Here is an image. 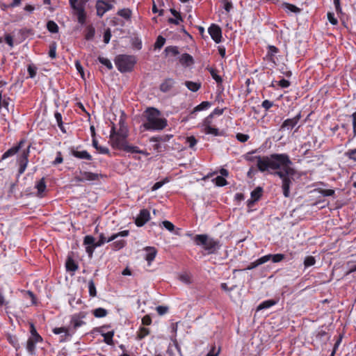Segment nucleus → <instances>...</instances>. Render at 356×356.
Returning a JSON list of instances; mask_svg holds the SVG:
<instances>
[{
  "label": "nucleus",
  "instance_id": "obj_37",
  "mask_svg": "<svg viewBox=\"0 0 356 356\" xmlns=\"http://www.w3.org/2000/svg\"><path fill=\"white\" fill-rule=\"evenodd\" d=\"M52 331L55 334H59L61 333H64L65 334L64 336L65 337H70L72 336V334L70 333L69 330L65 327H55L53 329Z\"/></svg>",
  "mask_w": 356,
  "mask_h": 356
},
{
  "label": "nucleus",
  "instance_id": "obj_41",
  "mask_svg": "<svg viewBox=\"0 0 356 356\" xmlns=\"http://www.w3.org/2000/svg\"><path fill=\"white\" fill-rule=\"evenodd\" d=\"M204 133L206 134H212L213 136H224L223 131H220L218 129L213 128L212 127H209L206 130H204Z\"/></svg>",
  "mask_w": 356,
  "mask_h": 356
},
{
  "label": "nucleus",
  "instance_id": "obj_39",
  "mask_svg": "<svg viewBox=\"0 0 356 356\" xmlns=\"http://www.w3.org/2000/svg\"><path fill=\"white\" fill-rule=\"evenodd\" d=\"M126 243H127L124 240H117L111 244V247L112 249L114 250H119L123 248L125 246Z\"/></svg>",
  "mask_w": 356,
  "mask_h": 356
},
{
  "label": "nucleus",
  "instance_id": "obj_50",
  "mask_svg": "<svg viewBox=\"0 0 356 356\" xmlns=\"http://www.w3.org/2000/svg\"><path fill=\"white\" fill-rule=\"evenodd\" d=\"M345 156L348 158L350 160L353 161L354 162H356V148L348 149L344 153Z\"/></svg>",
  "mask_w": 356,
  "mask_h": 356
},
{
  "label": "nucleus",
  "instance_id": "obj_42",
  "mask_svg": "<svg viewBox=\"0 0 356 356\" xmlns=\"http://www.w3.org/2000/svg\"><path fill=\"white\" fill-rule=\"evenodd\" d=\"M166 54H171L172 56H177L179 54V49L177 46H168L165 49Z\"/></svg>",
  "mask_w": 356,
  "mask_h": 356
},
{
  "label": "nucleus",
  "instance_id": "obj_18",
  "mask_svg": "<svg viewBox=\"0 0 356 356\" xmlns=\"http://www.w3.org/2000/svg\"><path fill=\"white\" fill-rule=\"evenodd\" d=\"M79 173L81 176H83V179H84L85 181H97V180H99V177H102V174L94 173L92 172L81 170L79 172Z\"/></svg>",
  "mask_w": 356,
  "mask_h": 356
},
{
  "label": "nucleus",
  "instance_id": "obj_3",
  "mask_svg": "<svg viewBox=\"0 0 356 356\" xmlns=\"http://www.w3.org/2000/svg\"><path fill=\"white\" fill-rule=\"evenodd\" d=\"M128 136L126 131L117 130L115 125L113 124L109 136V143L112 148L130 153L133 145L129 143Z\"/></svg>",
  "mask_w": 356,
  "mask_h": 356
},
{
  "label": "nucleus",
  "instance_id": "obj_26",
  "mask_svg": "<svg viewBox=\"0 0 356 356\" xmlns=\"http://www.w3.org/2000/svg\"><path fill=\"white\" fill-rule=\"evenodd\" d=\"M264 257H267L266 262L271 260L273 263H279L285 259V255L284 254H266L264 255Z\"/></svg>",
  "mask_w": 356,
  "mask_h": 356
},
{
  "label": "nucleus",
  "instance_id": "obj_10",
  "mask_svg": "<svg viewBox=\"0 0 356 356\" xmlns=\"http://www.w3.org/2000/svg\"><path fill=\"white\" fill-rule=\"evenodd\" d=\"M208 32L216 43H220L222 41V30L220 27L215 24H212L208 29Z\"/></svg>",
  "mask_w": 356,
  "mask_h": 356
},
{
  "label": "nucleus",
  "instance_id": "obj_38",
  "mask_svg": "<svg viewBox=\"0 0 356 356\" xmlns=\"http://www.w3.org/2000/svg\"><path fill=\"white\" fill-rule=\"evenodd\" d=\"M47 30L52 33H58V26L57 25V24L52 21V20H49L47 24Z\"/></svg>",
  "mask_w": 356,
  "mask_h": 356
},
{
  "label": "nucleus",
  "instance_id": "obj_40",
  "mask_svg": "<svg viewBox=\"0 0 356 356\" xmlns=\"http://www.w3.org/2000/svg\"><path fill=\"white\" fill-rule=\"evenodd\" d=\"M37 343H38V341H34L33 339L29 338L26 343V350L30 354L34 353Z\"/></svg>",
  "mask_w": 356,
  "mask_h": 356
},
{
  "label": "nucleus",
  "instance_id": "obj_29",
  "mask_svg": "<svg viewBox=\"0 0 356 356\" xmlns=\"http://www.w3.org/2000/svg\"><path fill=\"white\" fill-rule=\"evenodd\" d=\"M10 101V98L6 96L2 95V92L0 91V110L3 108L6 111H9L8 106Z\"/></svg>",
  "mask_w": 356,
  "mask_h": 356
},
{
  "label": "nucleus",
  "instance_id": "obj_33",
  "mask_svg": "<svg viewBox=\"0 0 356 356\" xmlns=\"http://www.w3.org/2000/svg\"><path fill=\"white\" fill-rule=\"evenodd\" d=\"M211 106V103L207 101L202 102L199 105L196 106L193 111H192V114L198 111H204L208 109Z\"/></svg>",
  "mask_w": 356,
  "mask_h": 356
},
{
  "label": "nucleus",
  "instance_id": "obj_30",
  "mask_svg": "<svg viewBox=\"0 0 356 356\" xmlns=\"http://www.w3.org/2000/svg\"><path fill=\"white\" fill-rule=\"evenodd\" d=\"M184 84L192 92H197L201 88V83L200 82L186 81Z\"/></svg>",
  "mask_w": 356,
  "mask_h": 356
},
{
  "label": "nucleus",
  "instance_id": "obj_63",
  "mask_svg": "<svg viewBox=\"0 0 356 356\" xmlns=\"http://www.w3.org/2000/svg\"><path fill=\"white\" fill-rule=\"evenodd\" d=\"M327 19L331 24L337 25L338 24V20L337 18H335L333 13H330V12L327 13Z\"/></svg>",
  "mask_w": 356,
  "mask_h": 356
},
{
  "label": "nucleus",
  "instance_id": "obj_15",
  "mask_svg": "<svg viewBox=\"0 0 356 356\" xmlns=\"http://www.w3.org/2000/svg\"><path fill=\"white\" fill-rule=\"evenodd\" d=\"M109 325H104L99 328V332L101 335L104 337V342L109 346L113 345V336L115 334V332L113 330L109 331L108 332H104V330L109 327Z\"/></svg>",
  "mask_w": 356,
  "mask_h": 356
},
{
  "label": "nucleus",
  "instance_id": "obj_44",
  "mask_svg": "<svg viewBox=\"0 0 356 356\" xmlns=\"http://www.w3.org/2000/svg\"><path fill=\"white\" fill-rule=\"evenodd\" d=\"M88 292L90 297H95L97 296L95 284L92 280L88 282Z\"/></svg>",
  "mask_w": 356,
  "mask_h": 356
},
{
  "label": "nucleus",
  "instance_id": "obj_59",
  "mask_svg": "<svg viewBox=\"0 0 356 356\" xmlns=\"http://www.w3.org/2000/svg\"><path fill=\"white\" fill-rule=\"evenodd\" d=\"M29 77L33 79L35 76L37 72V68L33 65H29L27 68Z\"/></svg>",
  "mask_w": 356,
  "mask_h": 356
},
{
  "label": "nucleus",
  "instance_id": "obj_32",
  "mask_svg": "<svg viewBox=\"0 0 356 356\" xmlns=\"http://www.w3.org/2000/svg\"><path fill=\"white\" fill-rule=\"evenodd\" d=\"M92 314L96 318H103L108 314V311L102 307H98L92 311Z\"/></svg>",
  "mask_w": 356,
  "mask_h": 356
},
{
  "label": "nucleus",
  "instance_id": "obj_46",
  "mask_svg": "<svg viewBox=\"0 0 356 356\" xmlns=\"http://www.w3.org/2000/svg\"><path fill=\"white\" fill-rule=\"evenodd\" d=\"M118 15L126 19H129L131 17V11L129 9L123 8L118 12Z\"/></svg>",
  "mask_w": 356,
  "mask_h": 356
},
{
  "label": "nucleus",
  "instance_id": "obj_19",
  "mask_svg": "<svg viewBox=\"0 0 356 356\" xmlns=\"http://www.w3.org/2000/svg\"><path fill=\"white\" fill-rule=\"evenodd\" d=\"M145 250L146 251L145 259L148 262V264L151 265V263L154 260L156 256L157 250L154 247H146Z\"/></svg>",
  "mask_w": 356,
  "mask_h": 356
},
{
  "label": "nucleus",
  "instance_id": "obj_56",
  "mask_svg": "<svg viewBox=\"0 0 356 356\" xmlns=\"http://www.w3.org/2000/svg\"><path fill=\"white\" fill-rule=\"evenodd\" d=\"M213 118V117H212V115L209 114L207 118H204L203 121V126L204 127V130L211 127Z\"/></svg>",
  "mask_w": 356,
  "mask_h": 356
},
{
  "label": "nucleus",
  "instance_id": "obj_51",
  "mask_svg": "<svg viewBox=\"0 0 356 356\" xmlns=\"http://www.w3.org/2000/svg\"><path fill=\"white\" fill-rule=\"evenodd\" d=\"M9 300H7L5 298L3 290L0 288V308L5 307H8Z\"/></svg>",
  "mask_w": 356,
  "mask_h": 356
},
{
  "label": "nucleus",
  "instance_id": "obj_43",
  "mask_svg": "<svg viewBox=\"0 0 356 356\" xmlns=\"http://www.w3.org/2000/svg\"><path fill=\"white\" fill-rule=\"evenodd\" d=\"M95 30L94 27L90 26L86 29V33L85 34V39L86 40H92L95 36Z\"/></svg>",
  "mask_w": 356,
  "mask_h": 356
},
{
  "label": "nucleus",
  "instance_id": "obj_36",
  "mask_svg": "<svg viewBox=\"0 0 356 356\" xmlns=\"http://www.w3.org/2000/svg\"><path fill=\"white\" fill-rule=\"evenodd\" d=\"M19 151V147H13L3 153L1 160H4L10 156L15 155Z\"/></svg>",
  "mask_w": 356,
  "mask_h": 356
},
{
  "label": "nucleus",
  "instance_id": "obj_61",
  "mask_svg": "<svg viewBox=\"0 0 356 356\" xmlns=\"http://www.w3.org/2000/svg\"><path fill=\"white\" fill-rule=\"evenodd\" d=\"M236 139L241 142V143H245L246 141H248V140L250 138V136L248 134H241V133H238L236 135Z\"/></svg>",
  "mask_w": 356,
  "mask_h": 356
},
{
  "label": "nucleus",
  "instance_id": "obj_20",
  "mask_svg": "<svg viewBox=\"0 0 356 356\" xmlns=\"http://www.w3.org/2000/svg\"><path fill=\"white\" fill-rule=\"evenodd\" d=\"M179 63L184 67H189L194 63V59L192 56L185 53L179 57Z\"/></svg>",
  "mask_w": 356,
  "mask_h": 356
},
{
  "label": "nucleus",
  "instance_id": "obj_54",
  "mask_svg": "<svg viewBox=\"0 0 356 356\" xmlns=\"http://www.w3.org/2000/svg\"><path fill=\"white\" fill-rule=\"evenodd\" d=\"M284 7L286 9V11H289L294 13H298L300 12V9L299 8L291 3H285Z\"/></svg>",
  "mask_w": 356,
  "mask_h": 356
},
{
  "label": "nucleus",
  "instance_id": "obj_62",
  "mask_svg": "<svg viewBox=\"0 0 356 356\" xmlns=\"http://www.w3.org/2000/svg\"><path fill=\"white\" fill-rule=\"evenodd\" d=\"M111 38V29L108 28L105 30L104 33V42L105 44H108L110 42Z\"/></svg>",
  "mask_w": 356,
  "mask_h": 356
},
{
  "label": "nucleus",
  "instance_id": "obj_45",
  "mask_svg": "<svg viewBox=\"0 0 356 356\" xmlns=\"http://www.w3.org/2000/svg\"><path fill=\"white\" fill-rule=\"evenodd\" d=\"M149 334L148 328L140 327L137 333V338L138 339H143Z\"/></svg>",
  "mask_w": 356,
  "mask_h": 356
},
{
  "label": "nucleus",
  "instance_id": "obj_64",
  "mask_svg": "<svg viewBox=\"0 0 356 356\" xmlns=\"http://www.w3.org/2000/svg\"><path fill=\"white\" fill-rule=\"evenodd\" d=\"M163 226L170 232H173L175 229V225L168 220H164L162 222Z\"/></svg>",
  "mask_w": 356,
  "mask_h": 356
},
{
  "label": "nucleus",
  "instance_id": "obj_31",
  "mask_svg": "<svg viewBox=\"0 0 356 356\" xmlns=\"http://www.w3.org/2000/svg\"><path fill=\"white\" fill-rule=\"evenodd\" d=\"M279 52V49L277 47L273 45H268V52L267 56L269 57V60L275 63V54Z\"/></svg>",
  "mask_w": 356,
  "mask_h": 356
},
{
  "label": "nucleus",
  "instance_id": "obj_25",
  "mask_svg": "<svg viewBox=\"0 0 356 356\" xmlns=\"http://www.w3.org/2000/svg\"><path fill=\"white\" fill-rule=\"evenodd\" d=\"M65 267L67 271L74 272L78 269L79 266L71 257H68L65 261Z\"/></svg>",
  "mask_w": 356,
  "mask_h": 356
},
{
  "label": "nucleus",
  "instance_id": "obj_4",
  "mask_svg": "<svg viewBox=\"0 0 356 356\" xmlns=\"http://www.w3.org/2000/svg\"><path fill=\"white\" fill-rule=\"evenodd\" d=\"M197 245H202L208 254H215L220 248L218 240L209 238L207 234H197L193 238Z\"/></svg>",
  "mask_w": 356,
  "mask_h": 356
},
{
  "label": "nucleus",
  "instance_id": "obj_35",
  "mask_svg": "<svg viewBox=\"0 0 356 356\" xmlns=\"http://www.w3.org/2000/svg\"><path fill=\"white\" fill-rule=\"evenodd\" d=\"M262 193L263 188L260 186H258L251 192V198L254 199V200L259 201L262 195Z\"/></svg>",
  "mask_w": 356,
  "mask_h": 356
},
{
  "label": "nucleus",
  "instance_id": "obj_27",
  "mask_svg": "<svg viewBox=\"0 0 356 356\" xmlns=\"http://www.w3.org/2000/svg\"><path fill=\"white\" fill-rule=\"evenodd\" d=\"M30 332L31 337L29 338L33 339L34 341L41 342L42 341V338L38 333L33 323H30Z\"/></svg>",
  "mask_w": 356,
  "mask_h": 356
},
{
  "label": "nucleus",
  "instance_id": "obj_23",
  "mask_svg": "<svg viewBox=\"0 0 356 356\" xmlns=\"http://www.w3.org/2000/svg\"><path fill=\"white\" fill-rule=\"evenodd\" d=\"M277 303V300L273 299H269L261 302L257 306V311L268 309Z\"/></svg>",
  "mask_w": 356,
  "mask_h": 356
},
{
  "label": "nucleus",
  "instance_id": "obj_55",
  "mask_svg": "<svg viewBox=\"0 0 356 356\" xmlns=\"http://www.w3.org/2000/svg\"><path fill=\"white\" fill-rule=\"evenodd\" d=\"M214 180L216 186H224L227 184V180L225 179V177L221 176L216 177Z\"/></svg>",
  "mask_w": 356,
  "mask_h": 356
},
{
  "label": "nucleus",
  "instance_id": "obj_48",
  "mask_svg": "<svg viewBox=\"0 0 356 356\" xmlns=\"http://www.w3.org/2000/svg\"><path fill=\"white\" fill-rule=\"evenodd\" d=\"M97 59L100 63L105 65L108 70L113 69V65L108 58L102 56H99Z\"/></svg>",
  "mask_w": 356,
  "mask_h": 356
},
{
  "label": "nucleus",
  "instance_id": "obj_13",
  "mask_svg": "<svg viewBox=\"0 0 356 356\" xmlns=\"http://www.w3.org/2000/svg\"><path fill=\"white\" fill-rule=\"evenodd\" d=\"M113 8V5L103 0H98L96 3L97 15L102 17L107 11Z\"/></svg>",
  "mask_w": 356,
  "mask_h": 356
},
{
  "label": "nucleus",
  "instance_id": "obj_34",
  "mask_svg": "<svg viewBox=\"0 0 356 356\" xmlns=\"http://www.w3.org/2000/svg\"><path fill=\"white\" fill-rule=\"evenodd\" d=\"M152 143H154L152 145V148L156 153H161V152L165 151L167 149V145L165 144H163L161 142H152Z\"/></svg>",
  "mask_w": 356,
  "mask_h": 356
},
{
  "label": "nucleus",
  "instance_id": "obj_21",
  "mask_svg": "<svg viewBox=\"0 0 356 356\" xmlns=\"http://www.w3.org/2000/svg\"><path fill=\"white\" fill-rule=\"evenodd\" d=\"M291 184L292 180L291 178L285 179L283 181H282V189L283 195L285 197H289L290 196V187Z\"/></svg>",
  "mask_w": 356,
  "mask_h": 356
},
{
  "label": "nucleus",
  "instance_id": "obj_60",
  "mask_svg": "<svg viewBox=\"0 0 356 356\" xmlns=\"http://www.w3.org/2000/svg\"><path fill=\"white\" fill-rule=\"evenodd\" d=\"M63 161V156L61 152L58 151L56 152V157L55 160L52 162L53 165H57L58 164L62 163Z\"/></svg>",
  "mask_w": 356,
  "mask_h": 356
},
{
  "label": "nucleus",
  "instance_id": "obj_17",
  "mask_svg": "<svg viewBox=\"0 0 356 356\" xmlns=\"http://www.w3.org/2000/svg\"><path fill=\"white\" fill-rule=\"evenodd\" d=\"M35 188L37 189L36 196L40 198L43 197L47 188L44 177H42L35 183Z\"/></svg>",
  "mask_w": 356,
  "mask_h": 356
},
{
  "label": "nucleus",
  "instance_id": "obj_49",
  "mask_svg": "<svg viewBox=\"0 0 356 356\" xmlns=\"http://www.w3.org/2000/svg\"><path fill=\"white\" fill-rule=\"evenodd\" d=\"M56 43L53 42L49 45V56L51 58H55L56 57Z\"/></svg>",
  "mask_w": 356,
  "mask_h": 356
},
{
  "label": "nucleus",
  "instance_id": "obj_14",
  "mask_svg": "<svg viewBox=\"0 0 356 356\" xmlns=\"http://www.w3.org/2000/svg\"><path fill=\"white\" fill-rule=\"evenodd\" d=\"M70 154L79 159H84L91 161L92 159V156L86 150L79 151L77 148L71 147L70 150Z\"/></svg>",
  "mask_w": 356,
  "mask_h": 356
},
{
  "label": "nucleus",
  "instance_id": "obj_5",
  "mask_svg": "<svg viewBox=\"0 0 356 356\" xmlns=\"http://www.w3.org/2000/svg\"><path fill=\"white\" fill-rule=\"evenodd\" d=\"M136 63V58L133 55L120 54L115 59L117 69L122 73L132 71Z\"/></svg>",
  "mask_w": 356,
  "mask_h": 356
},
{
  "label": "nucleus",
  "instance_id": "obj_16",
  "mask_svg": "<svg viewBox=\"0 0 356 356\" xmlns=\"http://www.w3.org/2000/svg\"><path fill=\"white\" fill-rule=\"evenodd\" d=\"M275 171L273 172L275 176L279 177L282 181H283L285 179L290 178V175H293L295 170L291 166L287 168H284L281 170H275Z\"/></svg>",
  "mask_w": 356,
  "mask_h": 356
},
{
  "label": "nucleus",
  "instance_id": "obj_22",
  "mask_svg": "<svg viewBox=\"0 0 356 356\" xmlns=\"http://www.w3.org/2000/svg\"><path fill=\"white\" fill-rule=\"evenodd\" d=\"M175 81L171 78L166 79L161 85L160 90L163 92H168L174 86Z\"/></svg>",
  "mask_w": 356,
  "mask_h": 356
},
{
  "label": "nucleus",
  "instance_id": "obj_12",
  "mask_svg": "<svg viewBox=\"0 0 356 356\" xmlns=\"http://www.w3.org/2000/svg\"><path fill=\"white\" fill-rule=\"evenodd\" d=\"M83 244L86 245V251L90 258L92 257L94 250L97 246H95V238L92 236L87 235L83 238Z\"/></svg>",
  "mask_w": 356,
  "mask_h": 356
},
{
  "label": "nucleus",
  "instance_id": "obj_47",
  "mask_svg": "<svg viewBox=\"0 0 356 356\" xmlns=\"http://www.w3.org/2000/svg\"><path fill=\"white\" fill-rule=\"evenodd\" d=\"M316 264L315 257L313 256H307L304 260V266L305 268L314 266Z\"/></svg>",
  "mask_w": 356,
  "mask_h": 356
},
{
  "label": "nucleus",
  "instance_id": "obj_53",
  "mask_svg": "<svg viewBox=\"0 0 356 356\" xmlns=\"http://www.w3.org/2000/svg\"><path fill=\"white\" fill-rule=\"evenodd\" d=\"M316 337L317 339H319L321 341H326L328 340L330 338L327 332H326L325 330L318 331L316 335Z\"/></svg>",
  "mask_w": 356,
  "mask_h": 356
},
{
  "label": "nucleus",
  "instance_id": "obj_1",
  "mask_svg": "<svg viewBox=\"0 0 356 356\" xmlns=\"http://www.w3.org/2000/svg\"><path fill=\"white\" fill-rule=\"evenodd\" d=\"M292 165L289 156L286 154H271L269 156L258 157V169L265 172L269 169L279 170Z\"/></svg>",
  "mask_w": 356,
  "mask_h": 356
},
{
  "label": "nucleus",
  "instance_id": "obj_6",
  "mask_svg": "<svg viewBox=\"0 0 356 356\" xmlns=\"http://www.w3.org/2000/svg\"><path fill=\"white\" fill-rule=\"evenodd\" d=\"M70 6L74 10L77 21L80 24L86 22V15L84 9V3L79 0H69Z\"/></svg>",
  "mask_w": 356,
  "mask_h": 356
},
{
  "label": "nucleus",
  "instance_id": "obj_7",
  "mask_svg": "<svg viewBox=\"0 0 356 356\" xmlns=\"http://www.w3.org/2000/svg\"><path fill=\"white\" fill-rule=\"evenodd\" d=\"M31 145H29L26 149H24L17 159L19 165L17 176H21L26 170L29 163V156Z\"/></svg>",
  "mask_w": 356,
  "mask_h": 356
},
{
  "label": "nucleus",
  "instance_id": "obj_28",
  "mask_svg": "<svg viewBox=\"0 0 356 356\" xmlns=\"http://www.w3.org/2000/svg\"><path fill=\"white\" fill-rule=\"evenodd\" d=\"M267 259H268L267 257H264V256H263V257L257 259L254 261L251 262L250 264V265H248V266L245 269L246 270H252V269L258 267L259 266H260L263 264H265L266 262Z\"/></svg>",
  "mask_w": 356,
  "mask_h": 356
},
{
  "label": "nucleus",
  "instance_id": "obj_24",
  "mask_svg": "<svg viewBox=\"0 0 356 356\" xmlns=\"http://www.w3.org/2000/svg\"><path fill=\"white\" fill-rule=\"evenodd\" d=\"M172 134H164L161 136H152L149 138V142H161L164 144L168 142L172 138Z\"/></svg>",
  "mask_w": 356,
  "mask_h": 356
},
{
  "label": "nucleus",
  "instance_id": "obj_57",
  "mask_svg": "<svg viewBox=\"0 0 356 356\" xmlns=\"http://www.w3.org/2000/svg\"><path fill=\"white\" fill-rule=\"evenodd\" d=\"M319 193L324 197L334 196L335 195V191L333 189H320Z\"/></svg>",
  "mask_w": 356,
  "mask_h": 356
},
{
  "label": "nucleus",
  "instance_id": "obj_2",
  "mask_svg": "<svg viewBox=\"0 0 356 356\" xmlns=\"http://www.w3.org/2000/svg\"><path fill=\"white\" fill-rule=\"evenodd\" d=\"M145 121L143 127L148 131H161L168 125L165 118H161V112L155 108H148L145 112Z\"/></svg>",
  "mask_w": 356,
  "mask_h": 356
},
{
  "label": "nucleus",
  "instance_id": "obj_52",
  "mask_svg": "<svg viewBox=\"0 0 356 356\" xmlns=\"http://www.w3.org/2000/svg\"><path fill=\"white\" fill-rule=\"evenodd\" d=\"M165 39L161 36V35H159L158 36V38H156V40L154 43V48L155 49H161L163 47V46L165 44Z\"/></svg>",
  "mask_w": 356,
  "mask_h": 356
},
{
  "label": "nucleus",
  "instance_id": "obj_11",
  "mask_svg": "<svg viewBox=\"0 0 356 356\" xmlns=\"http://www.w3.org/2000/svg\"><path fill=\"white\" fill-rule=\"evenodd\" d=\"M150 219V213L146 209H143L140 211L139 214L135 220V224L137 227L143 226Z\"/></svg>",
  "mask_w": 356,
  "mask_h": 356
},
{
  "label": "nucleus",
  "instance_id": "obj_8",
  "mask_svg": "<svg viewBox=\"0 0 356 356\" xmlns=\"http://www.w3.org/2000/svg\"><path fill=\"white\" fill-rule=\"evenodd\" d=\"M87 316V313L85 312H80L77 314H74L71 317L70 325L72 329V333L74 334L76 330L83 325H86V322L83 321Z\"/></svg>",
  "mask_w": 356,
  "mask_h": 356
},
{
  "label": "nucleus",
  "instance_id": "obj_58",
  "mask_svg": "<svg viewBox=\"0 0 356 356\" xmlns=\"http://www.w3.org/2000/svg\"><path fill=\"white\" fill-rule=\"evenodd\" d=\"M210 74L211 75L212 78L217 82V83H221L222 79L220 76L218 75L216 73V70L211 68L209 69Z\"/></svg>",
  "mask_w": 356,
  "mask_h": 356
},
{
  "label": "nucleus",
  "instance_id": "obj_9",
  "mask_svg": "<svg viewBox=\"0 0 356 356\" xmlns=\"http://www.w3.org/2000/svg\"><path fill=\"white\" fill-rule=\"evenodd\" d=\"M301 118V113L299 112L295 117L285 120L281 125L280 130H291L298 123Z\"/></svg>",
  "mask_w": 356,
  "mask_h": 356
}]
</instances>
